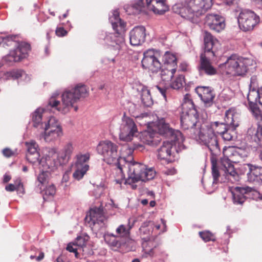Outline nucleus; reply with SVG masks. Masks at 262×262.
<instances>
[{"instance_id":"obj_1","label":"nucleus","mask_w":262,"mask_h":262,"mask_svg":"<svg viewBox=\"0 0 262 262\" xmlns=\"http://www.w3.org/2000/svg\"><path fill=\"white\" fill-rule=\"evenodd\" d=\"M133 151L134 148L127 144L122 146L119 151L120 158L118 168L123 177L124 173L127 172L128 177L125 183L130 185L132 189H135L137 187L135 183L152 180L156 175V171L152 168H148L144 164L134 161L132 157Z\"/></svg>"},{"instance_id":"obj_2","label":"nucleus","mask_w":262,"mask_h":262,"mask_svg":"<svg viewBox=\"0 0 262 262\" xmlns=\"http://www.w3.org/2000/svg\"><path fill=\"white\" fill-rule=\"evenodd\" d=\"M46 110L38 108L32 114L33 126L40 130L38 136L40 139H43L46 142L55 141L63 135L62 127L58 120L54 117H47L46 120Z\"/></svg>"},{"instance_id":"obj_3","label":"nucleus","mask_w":262,"mask_h":262,"mask_svg":"<svg viewBox=\"0 0 262 262\" xmlns=\"http://www.w3.org/2000/svg\"><path fill=\"white\" fill-rule=\"evenodd\" d=\"M109 20L116 32L101 31L98 34V42L103 46L112 47L118 52L125 50L126 47L123 33L126 30V24L119 17V13L117 10L111 12Z\"/></svg>"},{"instance_id":"obj_4","label":"nucleus","mask_w":262,"mask_h":262,"mask_svg":"<svg viewBox=\"0 0 262 262\" xmlns=\"http://www.w3.org/2000/svg\"><path fill=\"white\" fill-rule=\"evenodd\" d=\"M88 89L85 85L78 84L74 88L66 90L61 95V102L57 100L58 93H54L50 98L48 105L52 108H55L63 114L68 113L72 107L77 111L78 107L75 106L80 98L85 97L88 95Z\"/></svg>"},{"instance_id":"obj_5","label":"nucleus","mask_w":262,"mask_h":262,"mask_svg":"<svg viewBox=\"0 0 262 262\" xmlns=\"http://www.w3.org/2000/svg\"><path fill=\"white\" fill-rule=\"evenodd\" d=\"M212 0H189L187 3H177L172 6V11L192 23H196L198 18L212 6Z\"/></svg>"},{"instance_id":"obj_6","label":"nucleus","mask_w":262,"mask_h":262,"mask_svg":"<svg viewBox=\"0 0 262 262\" xmlns=\"http://www.w3.org/2000/svg\"><path fill=\"white\" fill-rule=\"evenodd\" d=\"M138 120L144 121V124L147 125V129L141 133L140 139L142 142L147 145H155L159 141V135H164L171 131L169 125L166 123L165 119L161 118L156 122H150L147 114H143L137 117Z\"/></svg>"},{"instance_id":"obj_7","label":"nucleus","mask_w":262,"mask_h":262,"mask_svg":"<svg viewBox=\"0 0 262 262\" xmlns=\"http://www.w3.org/2000/svg\"><path fill=\"white\" fill-rule=\"evenodd\" d=\"M190 137L207 147L212 154H216L220 151L218 140L209 123H203Z\"/></svg>"},{"instance_id":"obj_8","label":"nucleus","mask_w":262,"mask_h":262,"mask_svg":"<svg viewBox=\"0 0 262 262\" xmlns=\"http://www.w3.org/2000/svg\"><path fill=\"white\" fill-rule=\"evenodd\" d=\"M204 52L200 56V65L199 70L200 73L204 72L206 74L212 75L216 74V71L211 64L210 60L214 56L212 51L213 46L217 40L214 39L212 35L208 32H205L204 37Z\"/></svg>"},{"instance_id":"obj_9","label":"nucleus","mask_w":262,"mask_h":262,"mask_svg":"<svg viewBox=\"0 0 262 262\" xmlns=\"http://www.w3.org/2000/svg\"><path fill=\"white\" fill-rule=\"evenodd\" d=\"M254 63V61L251 59L232 55L220 67L227 74L243 75L247 72L248 67Z\"/></svg>"},{"instance_id":"obj_10","label":"nucleus","mask_w":262,"mask_h":262,"mask_svg":"<svg viewBox=\"0 0 262 262\" xmlns=\"http://www.w3.org/2000/svg\"><path fill=\"white\" fill-rule=\"evenodd\" d=\"M237 152L233 147H225L223 149V157L221 158L220 168L224 171L228 180L232 183L239 180V176L235 171L232 162L234 160L233 157Z\"/></svg>"},{"instance_id":"obj_11","label":"nucleus","mask_w":262,"mask_h":262,"mask_svg":"<svg viewBox=\"0 0 262 262\" xmlns=\"http://www.w3.org/2000/svg\"><path fill=\"white\" fill-rule=\"evenodd\" d=\"M97 150L106 163L118 166L120 154L116 144L110 140L101 141L97 145Z\"/></svg>"},{"instance_id":"obj_12","label":"nucleus","mask_w":262,"mask_h":262,"mask_svg":"<svg viewBox=\"0 0 262 262\" xmlns=\"http://www.w3.org/2000/svg\"><path fill=\"white\" fill-rule=\"evenodd\" d=\"M171 134L172 140L171 142L164 141L162 145L158 150V157L161 160H169V158L171 154V149L173 146V143L176 145H178L179 148H183V143L184 141V138L181 132L176 130L172 132Z\"/></svg>"},{"instance_id":"obj_13","label":"nucleus","mask_w":262,"mask_h":262,"mask_svg":"<svg viewBox=\"0 0 262 262\" xmlns=\"http://www.w3.org/2000/svg\"><path fill=\"white\" fill-rule=\"evenodd\" d=\"M198 118L196 109L182 110L181 116L182 127L184 129H189L191 135L202 124L198 120Z\"/></svg>"},{"instance_id":"obj_14","label":"nucleus","mask_w":262,"mask_h":262,"mask_svg":"<svg viewBox=\"0 0 262 262\" xmlns=\"http://www.w3.org/2000/svg\"><path fill=\"white\" fill-rule=\"evenodd\" d=\"M239 28L244 31H250L259 23V17L254 12L242 10L237 17Z\"/></svg>"},{"instance_id":"obj_15","label":"nucleus","mask_w":262,"mask_h":262,"mask_svg":"<svg viewBox=\"0 0 262 262\" xmlns=\"http://www.w3.org/2000/svg\"><path fill=\"white\" fill-rule=\"evenodd\" d=\"M11 46L16 47V49L10 51L9 54L3 57V60L8 63L13 62H18L23 58H26L30 50L29 44L24 42H18L16 39L15 42L13 43Z\"/></svg>"},{"instance_id":"obj_16","label":"nucleus","mask_w":262,"mask_h":262,"mask_svg":"<svg viewBox=\"0 0 262 262\" xmlns=\"http://www.w3.org/2000/svg\"><path fill=\"white\" fill-rule=\"evenodd\" d=\"M137 132V127L133 120L129 117L124 116L120 126V140L129 142L133 140Z\"/></svg>"},{"instance_id":"obj_17","label":"nucleus","mask_w":262,"mask_h":262,"mask_svg":"<svg viewBox=\"0 0 262 262\" xmlns=\"http://www.w3.org/2000/svg\"><path fill=\"white\" fill-rule=\"evenodd\" d=\"M56 151L54 149H50L48 154L39 159L38 162L35 163L34 168L38 167L41 170H46L48 172L54 171L59 166L56 160Z\"/></svg>"},{"instance_id":"obj_18","label":"nucleus","mask_w":262,"mask_h":262,"mask_svg":"<svg viewBox=\"0 0 262 262\" xmlns=\"http://www.w3.org/2000/svg\"><path fill=\"white\" fill-rule=\"evenodd\" d=\"M157 55L158 53L152 49L145 52L142 60L143 68L152 73L158 72L161 68V63L157 57Z\"/></svg>"},{"instance_id":"obj_19","label":"nucleus","mask_w":262,"mask_h":262,"mask_svg":"<svg viewBox=\"0 0 262 262\" xmlns=\"http://www.w3.org/2000/svg\"><path fill=\"white\" fill-rule=\"evenodd\" d=\"M205 24L211 30L220 32L225 28V19L217 14H208L205 17Z\"/></svg>"},{"instance_id":"obj_20","label":"nucleus","mask_w":262,"mask_h":262,"mask_svg":"<svg viewBox=\"0 0 262 262\" xmlns=\"http://www.w3.org/2000/svg\"><path fill=\"white\" fill-rule=\"evenodd\" d=\"M261 93L260 89H249L248 94V100L249 106L254 116H258L259 115V108L257 106V102H259Z\"/></svg>"},{"instance_id":"obj_21","label":"nucleus","mask_w":262,"mask_h":262,"mask_svg":"<svg viewBox=\"0 0 262 262\" xmlns=\"http://www.w3.org/2000/svg\"><path fill=\"white\" fill-rule=\"evenodd\" d=\"M142 256L144 258L152 257L158 252V243L153 239L146 240L143 237Z\"/></svg>"},{"instance_id":"obj_22","label":"nucleus","mask_w":262,"mask_h":262,"mask_svg":"<svg viewBox=\"0 0 262 262\" xmlns=\"http://www.w3.org/2000/svg\"><path fill=\"white\" fill-rule=\"evenodd\" d=\"M145 29L143 26H138L134 28L129 33L130 45L137 46L141 45L145 41Z\"/></svg>"},{"instance_id":"obj_23","label":"nucleus","mask_w":262,"mask_h":262,"mask_svg":"<svg viewBox=\"0 0 262 262\" xmlns=\"http://www.w3.org/2000/svg\"><path fill=\"white\" fill-rule=\"evenodd\" d=\"M25 145L27 148V160L33 166H35V163L38 162V160L40 158V154L38 152V145L33 140L26 142Z\"/></svg>"},{"instance_id":"obj_24","label":"nucleus","mask_w":262,"mask_h":262,"mask_svg":"<svg viewBox=\"0 0 262 262\" xmlns=\"http://www.w3.org/2000/svg\"><path fill=\"white\" fill-rule=\"evenodd\" d=\"M252 188L249 187H236L232 190L233 202L235 204H242L251 192Z\"/></svg>"},{"instance_id":"obj_25","label":"nucleus","mask_w":262,"mask_h":262,"mask_svg":"<svg viewBox=\"0 0 262 262\" xmlns=\"http://www.w3.org/2000/svg\"><path fill=\"white\" fill-rule=\"evenodd\" d=\"M24 78L25 81H29L30 77L24 71L21 70H13L8 72H0V82L5 81L10 79Z\"/></svg>"},{"instance_id":"obj_26","label":"nucleus","mask_w":262,"mask_h":262,"mask_svg":"<svg viewBox=\"0 0 262 262\" xmlns=\"http://www.w3.org/2000/svg\"><path fill=\"white\" fill-rule=\"evenodd\" d=\"M166 0H146V6L155 13L162 14L168 10Z\"/></svg>"},{"instance_id":"obj_27","label":"nucleus","mask_w":262,"mask_h":262,"mask_svg":"<svg viewBox=\"0 0 262 262\" xmlns=\"http://www.w3.org/2000/svg\"><path fill=\"white\" fill-rule=\"evenodd\" d=\"M90 155L89 152H79L74 158L72 167H78L89 169L88 162L90 160Z\"/></svg>"},{"instance_id":"obj_28","label":"nucleus","mask_w":262,"mask_h":262,"mask_svg":"<svg viewBox=\"0 0 262 262\" xmlns=\"http://www.w3.org/2000/svg\"><path fill=\"white\" fill-rule=\"evenodd\" d=\"M238 114L234 109L230 108L226 111L224 118L225 124L228 127L236 128L238 125Z\"/></svg>"},{"instance_id":"obj_29","label":"nucleus","mask_w":262,"mask_h":262,"mask_svg":"<svg viewBox=\"0 0 262 262\" xmlns=\"http://www.w3.org/2000/svg\"><path fill=\"white\" fill-rule=\"evenodd\" d=\"M199 96L206 104L210 105L212 102L214 96L208 87H198L196 89Z\"/></svg>"},{"instance_id":"obj_30","label":"nucleus","mask_w":262,"mask_h":262,"mask_svg":"<svg viewBox=\"0 0 262 262\" xmlns=\"http://www.w3.org/2000/svg\"><path fill=\"white\" fill-rule=\"evenodd\" d=\"M103 238L105 243L112 248H118L120 247L124 242L116 234L106 232L104 234Z\"/></svg>"},{"instance_id":"obj_31","label":"nucleus","mask_w":262,"mask_h":262,"mask_svg":"<svg viewBox=\"0 0 262 262\" xmlns=\"http://www.w3.org/2000/svg\"><path fill=\"white\" fill-rule=\"evenodd\" d=\"M247 178L251 182L262 183V167L252 165L250 171L247 172Z\"/></svg>"},{"instance_id":"obj_32","label":"nucleus","mask_w":262,"mask_h":262,"mask_svg":"<svg viewBox=\"0 0 262 262\" xmlns=\"http://www.w3.org/2000/svg\"><path fill=\"white\" fill-rule=\"evenodd\" d=\"M135 222V221H134L133 223H131V219L129 218L128 220V223L126 226L123 224L120 225L116 229V235L118 236L121 239L129 237L130 229L134 226Z\"/></svg>"},{"instance_id":"obj_33","label":"nucleus","mask_w":262,"mask_h":262,"mask_svg":"<svg viewBox=\"0 0 262 262\" xmlns=\"http://www.w3.org/2000/svg\"><path fill=\"white\" fill-rule=\"evenodd\" d=\"M88 217L93 224L102 222L104 219L102 209L99 207L91 209L89 216H86V219Z\"/></svg>"},{"instance_id":"obj_34","label":"nucleus","mask_w":262,"mask_h":262,"mask_svg":"<svg viewBox=\"0 0 262 262\" xmlns=\"http://www.w3.org/2000/svg\"><path fill=\"white\" fill-rule=\"evenodd\" d=\"M142 103L145 106L150 107L153 104V100L150 91L146 87H142L140 92Z\"/></svg>"},{"instance_id":"obj_35","label":"nucleus","mask_w":262,"mask_h":262,"mask_svg":"<svg viewBox=\"0 0 262 262\" xmlns=\"http://www.w3.org/2000/svg\"><path fill=\"white\" fill-rule=\"evenodd\" d=\"M247 133L255 142L262 141V126L260 124H258L257 128H249Z\"/></svg>"},{"instance_id":"obj_36","label":"nucleus","mask_w":262,"mask_h":262,"mask_svg":"<svg viewBox=\"0 0 262 262\" xmlns=\"http://www.w3.org/2000/svg\"><path fill=\"white\" fill-rule=\"evenodd\" d=\"M163 59L164 66L177 68V58L174 54L170 52H166L163 56Z\"/></svg>"},{"instance_id":"obj_37","label":"nucleus","mask_w":262,"mask_h":262,"mask_svg":"<svg viewBox=\"0 0 262 262\" xmlns=\"http://www.w3.org/2000/svg\"><path fill=\"white\" fill-rule=\"evenodd\" d=\"M177 68L164 66L161 72L162 79L165 81H169L173 77L176 72Z\"/></svg>"},{"instance_id":"obj_38","label":"nucleus","mask_w":262,"mask_h":262,"mask_svg":"<svg viewBox=\"0 0 262 262\" xmlns=\"http://www.w3.org/2000/svg\"><path fill=\"white\" fill-rule=\"evenodd\" d=\"M42 171L38 174L37 177V187L40 190L42 189V187H45L48 183L50 177V172L46 170H41Z\"/></svg>"},{"instance_id":"obj_39","label":"nucleus","mask_w":262,"mask_h":262,"mask_svg":"<svg viewBox=\"0 0 262 262\" xmlns=\"http://www.w3.org/2000/svg\"><path fill=\"white\" fill-rule=\"evenodd\" d=\"M41 191L43 198L45 200H48L53 197L56 192V188L54 185L49 184L42 187Z\"/></svg>"},{"instance_id":"obj_40","label":"nucleus","mask_w":262,"mask_h":262,"mask_svg":"<svg viewBox=\"0 0 262 262\" xmlns=\"http://www.w3.org/2000/svg\"><path fill=\"white\" fill-rule=\"evenodd\" d=\"M213 132L217 139L219 135L221 136L224 132L227 129L228 126L224 123H220L219 122H212L209 124Z\"/></svg>"},{"instance_id":"obj_41","label":"nucleus","mask_w":262,"mask_h":262,"mask_svg":"<svg viewBox=\"0 0 262 262\" xmlns=\"http://www.w3.org/2000/svg\"><path fill=\"white\" fill-rule=\"evenodd\" d=\"M152 224L150 222H146L143 223L142 226L139 229V232L140 234L141 237L143 240V237H145L146 240L151 239L149 237V235L150 234V230L148 227L149 224Z\"/></svg>"},{"instance_id":"obj_42","label":"nucleus","mask_w":262,"mask_h":262,"mask_svg":"<svg viewBox=\"0 0 262 262\" xmlns=\"http://www.w3.org/2000/svg\"><path fill=\"white\" fill-rule=\"evenodd\" d=\"M182 110L187 111L188 110L196 109L189 94H186L183 99L182 104Z\"/></svg>"},{"instance_id":"obj_43","label":"nucleus","mask_w":262,"mask_h":262,"mask_svg":"<svg viewBox=\"0 0 262 262\" xmlns=\"http://www.w3.org/2000/svg\"><path fill=\"white\" fill-rule=\"evenodd\" d=\"M17 36L16 35H0V45L3 44V46H4L5 45L7 46H11L13 43L15 42V39H17Z\"/></svg>"},{"instance_id":"obj_44","label":"nucleus","mask_w":262,"mask_h":262,"mask_svg":"<svg viewBox=\"0 0 262 262\" xmlns=\"http://www.w3.org/2000/svg\"><path fill=\"white\" fill-rule=\"evenodd\" d=\"M55 156L56 160L59 166L67 163L70 158L69 156L64 153L61 150L58 152V154L56 153Z\"/></svg>"},{"instance_id":"obj_45","label":"nucleus","mask_w":262,"mask_h":262,"mask_svg":"<svg viewBox=\"0 0 262 262\" xmlns=\"http://www.w3.org/2000/svg\"><path fill=\"white\" fill-rule=\"evenodd\" d=\"M73 168L75 170L73 174V177L75 180H81L89 169H86L85 167L82 168L78 167H73Z\"/></svg>"},{"instance_id":"obj_46","label":"nucleus","mask_w":262,"mask_h":262,"mask_svg":"<svg viewBox=\"0 0 262 262\" xmlns=\"http://www.w3.org/2000/svg\"><path fill=\"white\" fill-rule=\"evenodd\" d=\"M146 7V3H144V0H135L131 4V8L135 10L134 13H137L141 11L143 8Z\"/></svg>"},{"instance_id":"obj_47","label":"nucleus","mask_w":262,"mask_h":262,"mask_svg":"<svg viewBox=\"0 0 262 262\" xmlns=\"http://www.w3.org/2000/svg\"><path fill=\"white\" fill-rule=\"evenodd\" d=\"M236 128L233 127H228L227 129L223 133L221 136L224 141H229L232 140L234 136L235 133V130Z\"/></svg>"},{"instance_id":"obj_48","label":"nucleus","mask_w":262,"mask_h":262,"mask_svg":"<svg viewBox=\"0 0 262 262\" xmlns=\"http://www.w3.org/2000/svg\"><path fill=\"white\" fill-rule=\"evenodd\" d=\"M184 81V76L180 75L171 83V87L173 89H179L183 86Z\"/></svg>"},{"instance_id":"obj_49","label":"nucleus","mask_w":262,"mask_h":262,"mask_svg":"<svg viewBox=\"0 0 262 262\" xmlns=\"http://www.w3.org/2000/svg\"><path fill=\"white\" fill-rule=\"evenodd\" d=\"M88 237H86V239L85 237L82 236H78L74 242L77 247L79 249L80 251L85 246L86 244V241L88 240Z\"/></svg>"},{"instance_id":"obj_50","label":"nucleus","mask_w":262,"mask_h":262,"mask_svg":"<svg viewBox=\"0 0 262 262\" xmlns=\"http://www.w3.org/2000/svg\"><path fill=\"white\" fill-rule=\"evenodd\" d=\"M199 234L200 237L205 242L213 241L214 239L213 234L209 231L200 232Z\"/></svg>"},{"instance_id":"obj_51","label":"nucleus","mask_w":262,"mask_h":262,"mask_svg":"<svg viewBox=\"0 0 262 262\" xmlns=\"http://www.w3.org/2000/svg\"><path fill=\"white\" fill-rule=\"evenodd\" d=\"M67 250L70 252H73L76 257H78V251H79V249L77 247L75 243H69L67 247Z\"/></svg>"},{"instance_id":"obj_52","label":"nucleus","mask_w":262,"mask_h":262,"mask_svg":"<svg viewBox=\"0 0 262 262\" xmlns=\"http://www.w3.org/2000/svg\"><path fill=\"white\" fill-rule=\"evenodd\" d=\"M61 150L71 157V156L74 150V146L71 143H68L65 145Z\"/></svg>"},{"instance_id":"obj_53","label":"nucleus","mask_w":262,"mask_h":262,"mask_svg":"<svg viewBox=\"0 0 262 262\" xmlns=\"http://www.w3.org/2000/svg\"><path fill=\"white\" fill-rule=\"evenodd\" d=\"M212 174L213 178V183H216L218 181L220 173L214 163H212Z\"/></svg>"},{"instance_id":"obj_54","label":"nucleus","mask_w":262,"mask_h":262,"mask_svg":"<svg viewBox=\"0 0 262 262\" xmlns=\"http://www.w3.org/2000/svg\"><path fill=\"white\" fill-rule=\"evenodd\" d=\"M17 187V191L18 193H24V188L21 179L19 178H17L13 184Z\"/></svg>"},{"instance_id":"obj_55","label":"nucleus","mask_w":262,"mask_h":262,"mask_svg":"<svg viewBox=\"0 0 262 262\" xmlns=\"http://www.w3.org/2000/svg\"><path fill=\"white\" fill-rule=\"evenodd\" d=\"M104 187L103 186H97L93 190V195L96 198H99L103 193Z\"/></svg>"},{"instance_id":"obj_56","label":"nucleus","mask_w":262,"mask_h":262,"mask_svg":"<svg viewBox=\"0 0 262 262\" xmlns=\"http://www.w3.org/2000/svg\"><path fill=\"white\" fill-rule=\"evenodd\" d=\"M252 167V165L250 164H244L238 168L241 174H244L247 171L249 172Z\"/></svg>"},{"instance_id":"obj_57","label":"nucleus","mask_w":262,"mask_h":262,"mask_svg":"<svg viewBox=\"0 0 262 262\" xmlns=\"http://www.w3.org/2000/svg\"><path fill=\"white\" fill-rule=\"evenodd\" d=\"M249 89H257V79L256 76H253L251 77Z\"/></svg>"},{"instance_id":"obj_58","label":"nucleus","mask_w":262,"mask_h":262,"mask_svg":"<svg viewBox=\"0 0 262 262\" xmlns=\"http://www.w3.org/2000/svg\"><path fill=\"white\" fill-rule=\"evenodd\" d=\"M56 34L58 36H64L67 34V32L62 27L57 28Z\"/></svg>"},{"instance_id":"obj_59","label":"nucleus","mask_w":262,"mask_h":262,"mask_svg":"<svg viewBox=\"0 0 262 262\" xmlns=\"http://www.w3.org/2000/svg\"><path fill=\"white\" fill-rule=\"evenodd\" d=\"M3 154L6 157H10L14 155V152L10 149L6 148L3 150Z\"/></svg>"},{"instance_id":"obj_60","label":"nucleus","mask_w":262,"mask_h":262,"mask_svg":"<svg viewBox=\"0 0 262 262\" xmlns=\"http://www.w3.org/2000/svg\"><path fill=\"white\" fill-rule=\"evenodd\" d=\"M5 189L7 191H14V190L17 191V187L13 184H9V185L6 186Z\"/></svg>"},{"instance_id":"obj_61","label":"nucleus","mask_w":262,"mask_h":262,"mask_svg":"<svg viewBox=\"0 0 262 262\" xmlns=\"http://www.w3.org/2000/svg\"><path fill=\"white\" fill-rule=\"evenodd\" d=\"M70 179V175L68 172H65L62 177L61 182L63 183H67L69 182Z\"/></svg>"},{"instance_id":"obj_62","label":"nucleus","mask_w":262,"mask_h":262,"mask_svg":"<svg viewBox=\"0 0 262 262\" xmlns=\"http://www.w3.org/2000/svg\"><path fill=\"white\" fill-rule=\"evenodd\" d=\"M48 18V17L45 16L43 12L40 13L38 16V20L39 21H45Z\"/></svg>"},{"instance_id":"obj_63","label":"nucleus","mask_w":262,"mask_h":262,"mask_svg":"<svg viewBox=\"0 0 262 262\" xmlns=\"http://www.w3.org/2000/svg\"><path fill=\"white\" fill-rule=\"evenodd\" d=\"M176 173V171L174 169H169L165 171V173L167 175H173Z\"/></svg>"},{"instance_id":"obj_64","label":"nucleus","mask_w":262,"mask_h":262,"mask_svg":"<svg viewBox=\"0 0 262 262\" xmlns=\"http://www.w3.org/2000/svg\"><path fill=\"white\" fill-rule=\"evenodd\" d=\"M157 89L159 90V92L161 93L163 97L166 99V90L164 88H161L159 86H157Z\"/></svg>"}]
</instances>
